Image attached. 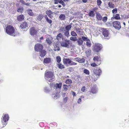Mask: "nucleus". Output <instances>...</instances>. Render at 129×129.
<instances>
[{"label": "nucleus", "instance_id": "nucleus-7", "mask_svg": "<svg viewBox=\"0 0 129 129\" xmlns=\"http://www.w3.org/2000/svg\"><path fill=\"white\" fill-rule=\"evenodd\" d=\"M113 26L116 29L119 30L121 28V26L119 21H114L112 23Z\"/></svg>", "mask_w": 129, "mask_h": 129}, {"label": "nucleus", "instance_id": "nucleus-6", "mask_svg": "<svg viewBox=\"0 0 129 129\" xmlns=\"http://www.w3.org/2000/svg\"><path fill=\"white\" fill-rule=\"evenodd\" d=\"M4 115L2 117V122L3 124L5 126L7 124V123L6 122L9 119V117L8 114H3Z\"/></svg>", "mask_w": 129, "mask_h": 129}, {"label": "nucleus", "instance_id": "nucleus-29", "mask_svg": "<svg viewBox=\"0 0 129 129\" xmlns=\"http://www.w3.org/2000/svg\"><path fill=\"white\" fill-rule=\"evenodd\" d=\"M109 7L111 8H113L115 7L114 4H113L112 2H109L108 4Z\"/></svg>", "mask_w": 129, "mask_h": 129}, {"label": "nucleus", "instance_id": "nucleus-33", "mask_svg": "<svg viewBox=\"0 0 129 129\" xmlns=\"http://www.w3.org/2000/svg\"><path fill=\"white\" fill-rule=\"evenodd\" d=\"M86 45L87 47H91V44L90 41L89 40L86 42Z\"/></svg>", "mask_w": 129, "mask_h": 129}, {"label": "nucleus", "instance_id": "nucleus-24", "mask_svg": "<svg viewBox=\"0 0 129 129\" xmlns=\"http://www.w3.org/2000/svg\"><path fill=\"white\" fill-rule=\"evenodd\" d=\"M96 17L98 20H101L102 19V16L100 13H97L96 14Z\"/></svg>", "mask_w": 129, "mask_h": 129}, {"label": "nucleus", "instance_id": "nucleus-41", "mask_svg": "<svg viewBox=\"0 0 129 129\" xmlns=\"http://www.w3.org/2000/svg\"><path fill=\"white\" fill-rule=\"evenodd\" d=\"M64 33V35L65 36L67 37H68L69 36V31H66Z\"/></svg>", "mask_w": 129, "mask_h": 129}, {"label": "nucleus", "instance_id": "nucleus-49", "mask_svg": "<svg viewBox=\"0 0 129 129\" xmlns=\"http://www.w3.org/2000/svg\"><path fill=\"white\" fill-rule=\"evenodd\" d=\"M59 3L61 4L63 7H64L65 6L64 3L62 0H60L59 2Z\"/></svg>", "mask_w": 129, "mask_h": 129}, {"label": "nucleus", "instance_id": "nucleus-52", "mask_svg": "<svg viewBox=\"0 0 129 129\" xmlns=\"http://www.w3.org/2000/svg\"><path fill=\"white\" fill-rule=\"evenodd\" d=\"M68 99V98L67 97H66L65 98L63 99L64 102L66 103L67 101V100Z\"/></svg>", "mask_w": 129, "mask_h": 129}, {"label": "nucleus", "instance_id": "nucleus-62", "mask_svg": "<svg viewBox=\"0 0 129 129\" xmlns=\"http://www.w3.org/2000/svg\"><path fill=\"white\" fill-rule=\"evenodd\" d=\"M82 1L83 3H86L87 2V0H82Z\"/></svg>", "mask_w": 129, "mask_h": 129}, {"label": "nucleus", "instance_id": "nucleus-54", "mask_svg": "<svg viewBox=\"0 0 129 129\" xmlns=\"http://www.w3.org/2000/svg\"><path fill=\"white\" fill-rule=\"evenodd\" d=\"M60 30L62 31H66V30L64 29V28L63 27H62L61 28Z\"/></svg>", "mask_w": 129, "mask_h": 129}, {"label": "nucleus", "instance_id": "nucleus-44", "mask_svg": "<svg viewBox=\"0 0 129 129\" xmlns=\"http://www.w3.org/2000/svg\"><path fill=\"white\" fill-rule=\"evenodd\" d=\"M81 39H82V40L84 41H88L89 39H88L87 37H86L84 36H82V37Z\"/></svg>", "mask_w": 129, "mask_h": 129}, {"label": "nucleus", "instance_id": "nucleus-59", "mask_svg": "<svg viewBox=\"0 0 129 129\" xmlns=\"http://www.w3.org/2000/svg\"><path fill=\"white\" fill-rule=\"evenodd\" d=\"M81 101V98H79L78 100V103L79 104H80V102Z\"/></svg>", "mask_w": 129, "mask_h": 129}, {"label": "nucleus", "instance_id": "nucleus-1", "mask_svg": "<svg viewBox=\"0 0 129 129\" xmlns=\"http://www.w3.org/2000/svg\"><path fill=\"white\" fill-rule=\"evenodd\" d=\"M6 33L8 35L15 36V29L11 25L7 26L6 27Z\"/></svg>", "mask_w": 129, "mask_h": 129}, {"label": "nucleus", "instance_id": "nucleus-23", "mask_svg": "<svg viewBox=\"0 0 129 129\" xmlns=\"http://www.w3.org/2000/svg\"><path fill=\"white\" fill-rule=\"evenodd\" d=\"M26 11L29 16H32L34 15V13L33 12L32 10L31 9H29L27 10Z\"/></svg>", "mask_w": 129, "mask_h": 129}, {"label": "nucleus", "instance_id": "nucleus-50", "mask_svg": "<svg viewBox=\"0 0 129 129\" xmlns=\"http://www.w3.org/2000/svg\"><path fill=\"white\" fill-rule=\"evenodd\" d=\"M90 65L91 66L93 67H95L96 66H98V65H99L98 64L96 63H92Z\"/></svg>", "mask_w": 129, "mask_h": 129}, {"label": "nucleus", "instance_id": "nucleus-22", "mask_svg": "<svg viewBox=\"0 0 129 129\" xmlns=\"http://www.w3.org/2000/svg\"><path fill=\"white\" fill-rule=\"evenodd\" d=\"M51 62V59L50 58H46L44 59V63H50Z\"/></svg>", "mask_w": 129, "mask_h": 129}, {"label": "nucleus", "instance_id": "nucleus-45", "mask_svg": "<svg viewBox=\"0 0 129 129\" xmlns=\"http://www.w3.org/2000/svg\"><path fill=\"white\" fill-rule=\"evenodd\" d=\"M71 62L70 64V66H75L77 65V63L72 61L71 60Z\"/></svg>", "mask_w": 129, "mask_h": 129}, {"label": "nucleus", "instance_id": "nucleus-4", "mask_svg": "<svg viewBox=\"0 0 129 129\" xmlns=\"http://www.w3.org/2000/svg\"><path fill=\"white\" fill-rule=\"evenodd\" d=\"M102 48V45L99 43H95L93 45V51L95 52H98Z\"/></svg>", "mask_w": 129, "mask_h": 129}, {"label": "nucleus", "instance_id": "nucleus-40", "mask_svg": "<svg viewBox=\"0 0 129 129\" xmlns=\"http://www.w3.org/2000/svg\"><path fill=\"white\" fill-rule=\"evenodd\" d=\"M70 40L72 41H75L77 40V38L76 37H71L70 38Z\"/></svg>", "mask_w": 129, "mask_h": 129}, {"label": "nucleus", "instance_id": "nucleus-2", "mask_svg": "<svg viewBox=\"0 0 129 129\" xmlns=\"http://www.w3.org/2000/svg\"><path fill=\"white\" fill-rule=\"evenodd\" d=\"M45 76L47 78H50L49 80V81L50 82H52L54 80L55 77L54 76L53 73L51 71H46L45 73Z\"/></svg>", "mask_w": 129, "mask_h": 129}, {"label": "nucleus", "instance_id": "nucleus-20", "mask_svg": "<svg viewBox=\"0 0 129 129\" xmlns=\"http://www.w3.org/2000/svg\"><path fill=\"white\" fill-rule=\"evenodd\" d=\"M44 17L47 22L49 23V24H51L52 23V20L51 19H49L47 17V15H45Z\"/></svg>", "mask_w": 129, "mask_h": 129}, {"label": "nucleus", "instance_id": "nucleus-27", "mask_svg": "<svg viewBox=\"0 0 129 129\" xmlns=\"http://www.w3.org/2000/svg\"><path fill=\"white\" fill-rule=\"evenodd\" d=\"M88 15L90 17H93L95 15L94 12L93 11H90L88 14Z\"/></svg>", "mask_w": 129, "mask_h": 129}, {"label": "nucleus", "instance_id": "nucleus-64", "mask_svg": "<svg viewBox=\"0 0 129 129\" xmlns=\"http://www.w3.org/2000/svg\"><path fill=\"white\" fill-rule=\"evenodd\" d=\"M64 2H68L70 0H63Z\"/></svg>", "mask_w": 129, "mask_h": 129}, {"label": "nucleus", "instance_id": "nucleus-30", "mask_svg": "<svg viewBox=\"0 0 129 129\" xmlns=\"http://www.w3.org/2000/svg\"><path fill=\"white\" fill-rule=\"evenodd\" d=\"M57 66L58 68L61 69H64L65 68L64 65L60 63L57 64Z\"/></svg>", "mask_w": 129, "mask_h": 129}, {"label": "nucleus", "instance_id": "nucleus-48", "mask_svg": "<svg viewBox=\"0 0 129 129\" xmlns=\"http://www.w3.org/2000/svg\"><path fill=\"white\" fill-rule=\"evenodd\" d=\"M68 86L67 85H63V88L64 89V90L65 91H66L68 90Z\"/></svg>", "mask_w": 129, "mask_h": 129}, {"label": "nucleus", "instance_id": "nucleus-13", "mask_svg": "<svg viewBox=\"0 0 129 129\" xmlns=\"http://www.w3.org/2000/svg\"><path fill=\"white\" fill-rule=\"evenodd\" d=\"M102 34L104 36V38L106 39V38L108 37L109 33L108 31L105 28H103Z\"/></svg>", "mask_w": 129, "mask_h": 129}, {"label": "nucleus", "instance_id": "nucleus-36", "mask_svg": "<svg viewBox=\"0 0 129 129\" xmlns=\"http://www.w3.org/2000/svg\"><path fill=\"white\" fill-rule=\"evenodd\" d=\"M23 9L22 7H19L17 10V12L22 13L23 12Z\"/></svg>", "mask_w": 129, "mask_h": 129}, {"label": "nucleus", "instance_id": "nucleus-43", "mask_svg": "<svg viewBox=\"0 0 129 129\" xmlns=\"http://www.w3.org/2000/svg\"><path fill=\"white\" fill-rule=\"evenodd\" d=\"M56 60L57 62L59 63L61 61V58L59 56H58L56 57Z\"/></svg>", "mask_w": 129, "mask_h": 129}, {"label": "nucleus", "instance_id": "nucleus-60", "mask_svg": "<svg viewBox=\"0 0 129 129\" xmlns=\"http://www.w3.org/2000/svg\"><path fill=\"white\" fill-rule=\"evenodd\" d=\"M79 57H76L74 59L76 61H78L79 59Z\"/></svg>", "mask_w": 129, "mask_h": 129}, {"label": "nucleus", "instance_id": "nucleus-51", "mask_svg": "<svg viewBox=\"0 0 129 129\" xmlns=\"http://www.w3.org/2000/svg\"><path fill=\"white\" fill-rule=\"evenodd\" d=\"M97 3L98 5L99 6L101 4L102 2L101 0H97Z\"/></svg>", "mask_w": 129, "mask_h": 129}, {"label": "nucleus", "instance_id": "nucleus-34", "mask_svg": "<svg viewBox=\"0 0 129 129\" xmlns=\"http://www.w3.org/2000/svg\"><path fill=\"white\" fill-rule=\"evenodd\" d=\"M113 18L116 20H119L120 19L119 15L118 14H116L114 16H113Z\"/></svg>", "mask_w": 129, "mask_h": 129}, {"label": "nucleus", "instance_id": "nucleus-10", "mask_svg": "<svg viewBox=\"0 0 129 129\" xmlns=\"http://www.w3.org/2000/svg\"><path fill=\"white\" fill-rule=\"evenodd\" d=\"M93 72L94 75L99 76L101 75L102 71L99 69L96 68H94Z\"/></svg>", "mask_w": 129, "mask_h": 129}, {"label": "nucleus", "instance_id": "nucleus-46", "mask_svg": "<svg viewBox=\"0 0 129 129\" xmlns=\"http://www.w3.org/2000/svg\"><path fill=\"white\" fill-rule=\"evenodd\" d=\"M107 19L108 18L107 17L105 16L104 17H103V18H102V21L104 22H106L107 21Z\"/></svg>", "mask_w": 129, "mask_h": 129}, {"label": "nucleus", "instance_id": "nucleus-38", "mask_svg": "<svg viewBox=\"0 0 129 129\" xmlns=\"http://www.w3.org/2000/svg\"><path fill=\"white\" fill-rule=\"evenodd\" d=\"M85 61V59L84 58H79L78 61V62L80 63H83Z\"/></svg>", "mask_w": 129, "mask_h": 129}, {"label": "nucleus", "instance_id": "nucleus-28", "mask_svg": "<svg viewBox=\"0 0 129 129\" xmlns=\"http://www.w3.org/2000/svg\"><path fill=\"white\" fill-rule=\"evenodd\" d=\"M44 15L42 14H40L37 18V19L39 21H41L43 18Z\"/></svg>", "mask_w": 129, "mask_h": 129}, {"label": "nucleus", "instance_id": "nucleus-63", "mask_svg": "<svg viewBox=\"0 0 129 129\" xmlns=\"http://www.w3.org/2000/svg\"><path fill=\"white\" fill-rule=\"evenodd\" d=\"M44 38L43 37H41L40 39V40H42Z\"/></svg>", "mask_w": 129, "mask_h": 129}, {"label": "nucleus", "instance_id": "nucleus-14", "mask_svg": "<svg viewBox=\"0 0 129 129\" xmlns=\"http://www.w3.org/2000/svg\"><path fill=\"white\" fill-rule=\"evenodd\" d=\"M71 61V60L69 58H65L63 59V62L65 65H67L68 64L70 65Z\"/></svg>", "mask_w": 129, "mask_h": 129}, {"label": "nucleus", "instance_id": "nucleus-3", "mask_svg": "<svg viewBox=\"0 0 129 129\" xmlns=\"http://www.w3.org/2000/svg\"><path fill=\"white\" fill-rule=\"evenodd\" d=\"M70 41L67 39H65L60 43L61 46L63 47L69 48L70 44Z\"/></svg>", "mask_w": 129, "mask_h": 129}, {"label": "nucleus", "instance_id": "nucleus-15", "mask_svg": "<svg viewBox=\"0 0 129 129\" xmlns=\"http://www.w3.org/2000/svg\"><path fill=\"white\" fill-rule=\"evenodd\" d=\"M76 32L79 35H83V32L82 29L79 28H76Z\"/></svg>", "mask_w": 129, "mask_h": 129}, {"label": "nucleus", "instance_id": "nucleus-35", "mask_svg": "<svg viewBox=\"0 0 129 129\" xmlns=\"http://www.w3.org/2000/svg\"><path fill=\"white\" fill-rule=\"evenodd\" d=\"M89 91L90 92L92 93L93 94L95 93L96 92V89L93 87L91 88V89Z\"/></svg>", "mask_w": 129, "mask_h": 129}, {"label": "nucleus", "instance_id": "nucleus-9", "mask_svg": "<svg viewBox=\"0 0 129 129\" xmlns=\"http://www.w3.org/2000/svg\"><path fill=\"white\" fill-rule=\"evenodd\" d=\"M20 27L23 30L26 31L27 30L26 28L28 27V24L25 22H23L20 24Z\"/></svg>", "mask_w": 129, "mask_h": 129}, {"label": "nucleus", "instance_id": "nucleus-12", "mask_svg": "<svg viewBox=\"0 0 129 129\" xmlns=\"http://www.w3.org/2000/svg\"><path fill=\"white\" fill-rule=\"evenodd\" d=\"M93 60L94 61L98 64V65H100L101 63V59L100 56H95L93 58Z\"/></svg>", "mask_w": 129, "mask_h": 129}, {"label": "nucleus", "instance_id": "nucleus-53", "mask_svg": "<svg viewBox=\"0 0 129 129\" xmlns=\"http://www.w3.org/2000/svg\"><path fill=\"white\" fill-rule=\"evenodd\" d=\"M85 90V86L81 88V90L82 91L84 92Z\"/></svg>", "mask_w": 129, "mask_h": 129}, {"label": "nucleus", "instance_id": "nucleus-5", "mask_svg": "<svg viewBox=\"0 0 129 129\" xmlns=\"http://www.w3.org/2000/svg\"><path fill=\"white\" fill-rule=\"evenodd\" d=\"M35 50L37 52H40L43 49V45L40 43H37L35 46Z\"/></svg>", "mask_w": 129, "mask_h": 129}, {"label": "nucleus", "instance_id": "nucleus-17", "mask_svg": "<svg viewBox=\"0 0 129 129\" xmlns=\"http://www.w3.org/2000/svg\"><path fill=\"white\" fill-rule=\"evenodd\" d=\"M24 16L23 15L21 14L18 16L17 17V19L18 21H21L24 20Z\"/></svg>", "mask_w": 129, "mask_h": 129}, {"label": "nucleus", "instance_id": "nucleus-37", "mask_svg": "<svg viewBox=\"0 0 129 129\" xmlns=\"http://www.w3.org/2000/svg\"><path fill=\"white\" fill-rule=\"evenodd\" d=\"M83 72L86 75H89L90 74L89 71L87 69H84L83 70Z\"/></svg>", "mask_w": 129, "mask_h": 129}, {"label": "nucleus", "instance_id": "nucleus-55", "mask_svg": "<svg viewBox=\"0 0 129 129\" xmlns=\"http://www.w3.org/2000/svg\"><path fill=\"white\" fill-rule=\"evenodd\" d=\"M60 0H54L55 3V4H57L59 3V1Z\"/></svg>", "mask_w": 129, "mask_h": 129}, {"label": "nucleus", "instance_id": "nucleus-61", "mask_svg": "<svg viewBox=\"0 0 129 129\" xmlns=\"http://www.w3.org/2000/svg\"><path fill=\"white\" fill-rule=\"evenodd\" d=\"M26 5L27 6H29V3H26L24 5Z\"/></svg>", "mask_w": 129, "mask_h": 129}, {"label": "nucleus", "instance_id": "nucleus-19", "mask_svg": "<svg viewBox=\"0 0 129 129\" xmlns=\"http://www.w3.org/2000/svg\"><path fill=\"white\" fill-rule=\"evenodd\" d=\"M39 52L40 53V55L41 57H43L44 56H45V55L46 54V52L43 49Z\"/></svg>", "mask_w": 129, "mask_h": 129}, {"label": "nucleus", "instance_id": "nucleus-39", "mask_svg": "<svg viewBox=\"0 0 129 129\" xmlns=\"http://www.w3.org/2000/svg\"><path fill=\"white\" fill-rule=\"evenodd\" d=\"M65 82L66 84H69L71 83H72V81L71 79H68L65 81Z\"/></svg>", "mask_w": 129, "mask_h": 129}, {"label": "nucleus", "instance_id": "nucleus-31", "mask_svg": "<svg viewBox=\"0 0 129 129\" xmlns=\"http://www.w3.org/2000/svg\"><path fill=\"white\" fill-rule=\"evenodd\" d=\"M46 41L47 44L49 45H50L52 43L51 41L48 38H47L46 40Z\"/></svg>", "mask_w": 129, "mask_h": 129}, {"label": "nucleus", "instance_id": "nucleus-11", "mask_svg": "<svg viewBox=\"0 0 129 129\" xmlns=\"http://www.w3.org/2000/svg\"><path fill=\"white\" fill-rule=\"evenodd\" d=\"M59 42H54L53 44V46L54 48L53 49L55 51H58L60 50V48L59 47Z\"/></svg>", "mask_w": 129, "mask_h": 129}, {"label": "nucleus", "instance_id": "nucleus-32", "mask_svg": "<svg viewBox=\"0 0 129 129\" xmlns=\"http://www.w3.org/2000/svg\"><path fill=\"white\" fill-rule=\"evenodd\" d=\"M72 26L71 25L69 24L67 25L65 27V29L66 31H69L71 28Z\"/></svg>", "mask_w": 129, "mask_h": 129}, {"label": "nucleus", "instance_id": "nucleus-57", "mask_svg": "<svg viewBox=\"0 0 129 129\" xmlns=\"http://www.w3.org/2000/svg\"><path fill=\"white\" fill-rule=\"evenodd\" d=\"M72 95H73V96H76V94L75 92L74 91H72Z\"/></svg>", "mask_w": 129, "mask_h": 129}, {"label": "nucleus", "instance_id": "nucleus-42", "mask_svg": "<svg viewBox=\"0 0 129 129\" xmlns=\"http://www.w3.org/2000/svg\"><path fill=\"white\" fill-rule=\"evenodd\" d=\"M71 34L72 36L74 37H76L77 36V34L74 31H72Z\"/></svg>", "mask_w": 129, "mask_h": 129}, {"label": "nucleus", "instance_id": "nucleus-8", "mask_svg": "<svg viewBox=\"0 0 129 129\" xmlns=\"http://www.w3.org/2000/svg\"><path fill=\"white\" fill-rule=\"evenodd\" d=\"M29 32L31 36L37 35L38 33L37 30L36 29V28L34 27H33L30 28Z\"/></svg>", "mask_w": 129, "mask_h": 129}, {"label": "nucleus", "instance_id": "nucleus-47", "mask_svg": "<svg viewBox=\"0 0 129 129\" xmlns=\"http://www.w3.org/2000/svg\"><path fill=\"white\" fill-rule=\"evenodd\" d=\"M117 12V10L116 8L112 10V12L113 14H115Z\"/></svg>", "mask_w": 129, "mask_h": 129}, {"label": "nucleus", "instance_id": "nucleus-58", "mask_svg": "<svg viewBox=\"0 0 129 129\" xmlns=\"http://www.w3.org/2000/svg\"><path fill=\"white\" fill-rule=\"evenodd\" d=\"M98 9V8L97 7H94L93 8V11H95L96 10H97Z\"/></svg>", "mask_w": 129, "mask_h": 129}, {"label": "nucleus", "instance_id": "nucleus-56", "mask_svg": "<svg viewBox=\"0 0 129 129\" xmlns=\"http://www.w3.org/2000/svg\"><path fill=\"white\" fill-rule=\"evenodd\" d=\"M20 2L21 3L23 4L24 5L25 3V2L23 0H20Z\"/></svg>", "mask_w": 129, "mask_h": 129}, {"label": "nucleus", "instance_id": "nucleus-21", "mask_svg": "<svg viewBox=\"0 0 129 129\" xmlns=\"http://www.w3.org/2000/svg\"><path fill=\"white\" fill-rule=\"evenodd\" d=\"M77 40V42L78 43V45H80L83 44V41L82 40L81 38H78Z\"/></svg>", "mask_w": 129, "mask_h": 129}, {"label": "nucleus", "instance_id": "nucleus-18", "mask_svg": "<svg viewBox=\"0 0 129 129\" xmlns=\"http://www.w3.org/2000/svg\"><path fill=\"white\" fill-rule=\"evenodd\" d=\"M46 13L49 18H52V17L53 16L52 15V14L53 13L52 12L51 10H47L46 12Z\"/></svg>", "mask_w": 129, "mask_h": 129}, {"label": "nucleus", "instance_id": "nucleus-26", "mask_svg": "<svg viewBox=\"0 0 129 129\" xmlns=\"http://www.w3.org/2000/svg\"><path fill=\"white\" fill-rule=\"evenodd\" d=\"M60 19L61 20H64L66 19V17L63 14H61L59 16Z\"/></svg>", "mask_w": 129, "mask_h": 129}, {"label": "nucleus", "instance_id": "nucleus-25", "mask_svg": "<svg viewBox=\"0 0 129 129\" xmlns=\"http://www.w3.org/2000/svg\"><path fill=\"white\" fill-rule=\"evenodd\" d=\"M63 35L62 34L60 33L58 34L57 36L56 37V39L58 40L59 41L61 40V38H63Z\"/></svg>", "mask_w": 129, "mask_h": 129}, {"label": "nucleus", "instance_id": "nucleus-16", "mask_svg": "<svg viewBox=\"0 0 129 129\" xmlns=\"http://www.w3.org/2000/svg\"><path fill=\"white\" fill-rule=\"evenodd\" d=\"M62 85L61 83H56L54 85V88L56 89L58 88L60 89Z\"/></svg>", "mask_w": 129, "mask_h": 129}]
</instances>
